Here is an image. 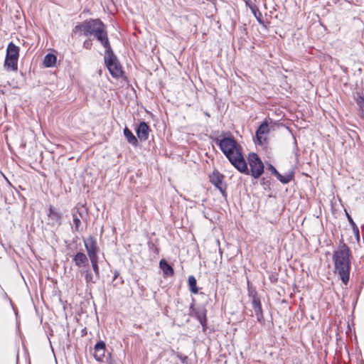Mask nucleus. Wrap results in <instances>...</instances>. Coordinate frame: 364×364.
<instances>
[{"instance_id":"15","label":"nucleus","mask_w":364,"mask_h":364,"mask_svg":"<svg viewBox=\"0 0 364 364\" xmlns=\"http://www.w3.org/2000/svg\"><path fill=\"white\" fill-rule=\"evenodd\" d=\"M73 262L78 267H85L88 265L89 261L86 255L83 252H77L73 257Z\"/></svg>"},{"instance_id":"16","label":"nucleus","mask_w":364,"mask_h":364,"mask_svg":"<svg viewBox=\"0 0 364 364\" xmlns=\"http://www.w3.org/2000/svg\"><path fill=\"white\" fill-rule=\"evenodd\" d=\"M159 267L163 271L165 277H171L174 274L173 268L164 259H161L159 262Z\"/></svg>"},{"instance_id":"8","label":"nucleus","mask_w":364,"mask_h":364,"mask_svg":"<svg viewBox=\"0 0 364 364\" xmlns=\"http://www.w3.org/2000/svg\"><path fill=\"white\" fill-rule=\"evenodd\" d=\"M191 315L194 316L199 323L201 324L203 327V331H205L207 328V317L206 313L207 310L205 307H202L200 309H196L194 307V301L191 304L190 306Z\"/></svg>"},{"instance_id":"28","label":"nucleus","mask_w":364,"mask_h":364,"mask_svg":"<svg viewBox=\"0 0 364 364\" xmlns=\"http://www.w3.org/2000/svg\"><path fill=\"white\" fill-rule=\"evenodd\" d=\"M83 48L87 50L91 49L92 46V42L91 39H87L83 43Z\"/></svg>"},{"instance_id":"17","label":"nucleus","mask_w":364,"mask_h":364,"mask_svg":"<svg viewBox=\"0 0 364 364\" xmlns=\"http://www.w3.org/2000/svg\"><path fill=\"white\" fill-rule=\"evenodd\" d=\"M123 132L125 138L130 144L134 146H138L139 142L137 138L134 135L132 132L127 127H125Z\"/></svg>"},{"instance_id":"25","label":"nucleus","mask_w":364,"mask_h":364,"mask_svg":"<svg viewBox=\"0 0 364 364\" xmlns=\"http://www.w3.org/2000/svg\"><path fill=\"white\" fill-rule=\"evenodd\" d=\"M294 178V172L291 171L290 173H286L285 175H282L279 177V181L282 183L287 184L289 183Z\"/></svg>"},{"instance_id":"21","label":"nucleus","mask_w":364,"mask_h":364,"mask_svg":"<svg viewBox=\"0 0 364 364\" xmlns=\"http://www.w3.org/2000/svg\"><path fill=\"white\" fill-rule=\"evenodd\" d=\"M188 284L189 290L192 294H198V288L197 287V281L194 276L191 275L188 277Z\"/></svg>"},{"instance_id":"5","label":"nucleus","mask_w":364,"mask_h":364,"mask_svg":"<svg viewBox=\"0 0 364 364\" xmlns=\"http://www.w3.org/2000/svg\"><path fill=\"white\" fill-rule=\"evenodd\" d=\"M19 50V47L16 46L13 42L9 43L4 64L7 71H16L18 70Z\"/></svg>"},{"instance_id":"23","label":"nucleus","mask_w":364,"mask_h":364,"mask_svg":"<svg viewBox=\"0 0 364 364\" xmlns=\"http://www.w3.org/2000/svg\"><path fill=\"white\" fill-rule=\"evenodd\" d=\"M81 274L85 275V280L87 285L90 284H95L96 282L90 269L81 270Z\"/></svg>"},{"instance_id":"6","label":"nucleus","mask_w":364,"mask_h":364,"mask_svg":"<svg viewBox=\"0 0 364 364\" xmlns=\"http://www.w3.org/2000/svg\"><path fill=\"white\" fill-rule=\"evenodd\" d=\"M250 166L251 175L255 178H258L264 173V164L258 155L255 153H251L248 158Z\"/></svg>"},{"instance_id":"20","label":"nucleus","mask_w":364,"mask_h":364,"mask_svg":"<svg viewBox=\"0 0 364 364\" xmlns=\"http://www.w3.org/2000/svg\"><path fill=\"white\" fill-rule=\"evenodd\" d=\"M57 58L52 53H48L43 60V65L46 68L53 67L56 63Z\"/></svg>"},{"instance_id":"11","label":"nucleus","mask_w":364,"mask_h":364,"mask_svg":"<svg viewBox=\"0 0 364 364\" xmlns=\"http://www.w3.org/2000/svg\"><path fill=\"white\" fill-rule=\"evenodd\" d=\"M85 247L89 258L97 257V241L92 236L84 240Z\"/></svg>"},{"instance_id":"7","label":"nucleus","mask_w":364,"mask_h":364,"mask_svg":"<svg viewBox=\"0 0 364 364\" xmlns=\"http://www.w3.org/2000/svg\"><path fill=\"white\" fill-rule=\"evenodd\" d=\"M48 225L52 228H59L63 222V213L59 209L50 205L48 213Z\"/></svg>"},{"instance_id":"19","label":"nucleus","mask_w":364,"mask_h":364,"mask_svg":"<svg viewBox=\"0 0 364 364\" xmlns=\"http://www.w3.org/2000/svg\"><path fill=\"white\" fill-rule=\"evenodd\" d=\"M80 217L77 216V215L75 213H73V220L74 223V227L72 228L73 232H80V227H81V220L80 218L82 217V214L79 213Z\"/></svg>"},{"instance_id":"2","label":"nucleus","mask_w":364,"mask_h":364,"mask_svg":"<svg viewBox=\"0 0 364 364\" xmlns=\"http://www.w3.org/2000/svg\"><path fill=\"white\" fill-rule=\"evenodd\" d=\"M73 33L80 32L85 36H93L102 46L107 47L109 41L105 24L100 18H90L76 25Z\"/></svg>"},{"instance_id":"3","label":"nucleus","mask_w":364,"mask_h":364,"mask_svg":"<svg viewBox=\"0 0 364 364\" xmlns=\"http://www.w3.org/2000/svg\"><path fill=\"white\" fill-rule=\"evenodd\" d=\"M350 250L341 240L338 249L333 252L332 259L334 263L335 273L338 274L342 282L346 285L349 281L350 270Z\"/></svg>"},{"instance_id":"33","label":"nucleus","mask_w":364,"mask_h":364,"mask_svg":"<svg viewBox=\"0 0 364 364\" xmlns=\"http://www.w3.org/2000/svg\"><path fill=\"white\" fill-rule=\"evenodd\" d=\"M117 277V274L114 275V279H115Z\"/></svg>"},{"instance_id":"1","label":"nucleus","mask_w":364,"mask_h":364,"mask_svg":"<svg viewBox=\"0 0 364 364\" xmlns=\"http://www.w3.org/2000/svg\"><path fill=\"white\" fill-rule=\"evenodd\" d=\"M213 141L235 168L242 173L250 174L247 163L242 155V146L232 135L229 134L223 138L217 136L213 139Z\"/></svg>"},{"instance_id":"29","label":"nucleus","mask_w":364,"mask_h":364,"mask_svg":"<svg viewBox=\"0 0 364 364\" xmlns=\"http://www.w3.org/2000/svg\"><path fill=\"white\" fill-rule=\"evenodd\" d=\"M178 358L181 360L183 364H188V356L183 355L182 354L178 355Z\"/></svg>"},{"instance_id":"4","label":"nucleus","mask_w":364,"mask_h":364,"mask_svg":"<svg viewBox=\"0 0 364 364\" xmlns=\"http://www.w3.org/2000/svg\"><path fill=\"white\" fill-rule=\"evenodd\" d=\"M104 60L110 75L114 78H119L123 75V70L122 65L114 54L111 45L109 44L107 47H105Z\"/></svg>"},{"instance_id":"22","label":"nucleus","mask_w":364,"mask_h":364,"mask_svg":"<svg viewBox=\"0 0 364 364\" xmlns=\"http://www.w3.org/2000/svg\"><path fill=\"white\" fill-rule=\"evenodd\" d=\"M355 100L358 107V114L360 117L364 119V97L358 94V97Z\"/></svg>"},{"instance_id":"24","label":"nucleus","mask_w":364,"mask_h":364,"mask_svg":"<svg viewBox=\"0 0 364 364\" xmlns=\"http://www.w3.org/2000/svg\"><path fill=\"white\" fill-rule=\"evenodd\" d=\"M92 264V267L95 274L96 278L100 277V269L98 266V257L89 258Z\"/></svg>"},{"instance_id":"12","label":"nucleus","mask_w":364,"mask_h":364,"mask_svg":"<svg viewBox=\"0 0 364 364\" xmlns=\"http://www.w3.org/2000/svg\"><path fill=\"white\" fill-rule=\"evenodd\" d=\"M135 131L139 139L141 141H144L148 139L151 129L146 122H140L135 128Z\"/></svg>"},{"instance_id":"26","label":"nucleus","mask_w":364,"mask_h":364,"mask_svg":"<svg viewBox=\"0 0 364 364\" xmlns=\"http://www.w3.org/2000/svg\"><path fill=\"white\" fill-rule=\"evenodd\" d=\"M147 245L150 250H152L154 253H156V254L159 253V248L156 246V245L151 240L148 241Z\"/></svg>"},{"instance_id":"32","label":"nucleus","mask_w":364,"mask_h":364,"mask_svg":"<svg viewBox=\"0 0 364 364\" xmlns=\"http://www.w3.org/2000/svg\"><path fill=\"white\" fill-rule=\"evenodd\" d=\"M267 169L269 170L272 173L274 172V170H277L274 166H272V164H268V167H267Z\"/></svg>"},{"instance_id":"18","label":"nucleus","mask_w":364,"mask_h":364,"mask_svg":"<svg viewBox=\"0 0 364 364\" xmlns=\"http://www.w3.org/2000/svg\"><path fill=\"white\" fill-rule=\"evenodd\" d=\"M247 4L249 6L252 13L256 18L258 23L261 25H264V21L262 20V14L261 11L259 10L258 7L255 4H250L248 2H247Z\"/></svg>"},{"instance_id":"13","label":"nucleus","mask_w":364,"mask_h":364,"mask_svg":"<svg viewBox=\"0 0 364 364\" xmlns=\"http://www.w3.org/2000/svg\"><path fill=\"white\" fill-rule=\"evenodd\" d=\"M252 308L255 313L257 321L262 325L264 324V318L263 316V311L262 309V304L260 299L258 296H254L253 300H252Z\"/></svg>"},{"instance_id":"14","label":"nucleus","mask_w":364,"mask_h":364,"mask_svg":"<svg viewBox=\"0 0 364 364\" xmlns=\"http://www.w3.org/2000/svg\"><path fill=\"white\" fill-rule=\"evenodd\" d=\"M106 344L103 341H98L93 348V356L97 361H102L105 356Z\"/></svg>"},{"instance_id":"10","label":"nucleus","mask_w":364,"mask_h":364,"mask_svg":"<svg viewBox=\"0 0 364 364\" xmlns=\"http://www.w3.org/2000/svg\"><path fill=\"white\" fill-rule=\"evenodd\" d=\"M224 176L218 171H213L210 176V182L220 191L223 196H226V185L223 183Z\"/></svg>"},{"instance_id":"27","label":"nucleus","mask_w":364,"mask_h":364,"mask_svg":"<svg viewBox=\"0 0 364 364\" xmlns=\"http://www.w3.org/2000/svg\"><path fill=\"white\" fill-rule=\"evenodd\" d=\"M346 215H347V218H348V222L350 223V224L351 225L354 231H356L357 233H358V228L356 225V224L354 223L353 218L350 217V215L348 214V213H346Z\"/></svg>"},{"instance_id":"30","label":"nucleus","mask_w":364,"mask_h":364,"mask_svg":"<svg viewBox=\"0 0 364 364\" xmlns=\"http://www.w3.org/2000/svg\"><path fill=\"white\" fill-rule=\"evenodd\" d=\"M257 296V293L255 290H250L249 289V296L252 297V299H254V296Z\"/></svg>"},{"instance_id":"9","label":"nucleus","mask_w":364,"mask_h":364,"mask_svg":"<svg viewBox=\"0 0 364 364\" xmlns=\"http://www.w3.org/2000/svg\"><path fill=\"white\" fill-rule=\"evenodd\" d=\"M269 133V124L264 119L256 130V139L259 145H264L267 142V135Z\"/></svg>"},{"instance_id":"31","label":"nucleus","mask_w":364,"mask_h":364,"mask_svg":"<svg viewBox=\"0 0 364 364\" xmlns=\"http://www.w3.org/2000/svg\"><path fill=\"white\" fill-rule=\"evenodd\" d=\"M272 174H274L277 177V178L279 181V177L281 176V173H279V172L277 170H274V172L272 173Z\"/></svg>"}]
</instances>
